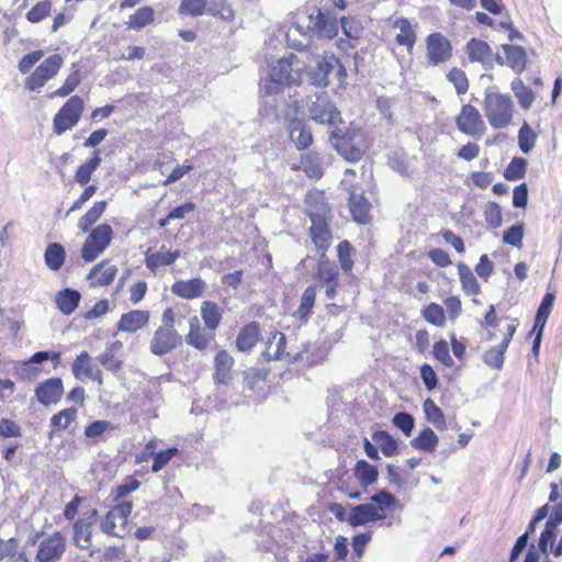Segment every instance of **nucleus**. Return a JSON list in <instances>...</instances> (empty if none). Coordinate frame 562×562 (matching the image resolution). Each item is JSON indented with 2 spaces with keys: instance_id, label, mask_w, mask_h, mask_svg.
Instances as JSON below:
<instances>
[{
  "instance_id": "nucleus-1",
  "label": "nucleus",
  "mask_w": 562,
  "mask_h": 562,
  "mask_svg": "<svg viewBox=\"0 0 562 562\" xmlns=\"http://www.w3.org/2000/svg\"><path fill=\"white\" fill-rule=\"evenodd\" d=\"M304 203L306 213L312 222L310 228L311 238L321 256L324 257L331 240L329 229L330 207L326 202L324 193L319 191L307 193Z\"/></svg>"
},
{
  "instance_id": "nucleus-2",
  "label": "nucleus",
  "mask_w": 562,
  "mask_h": 562,
  "mask_svg": "<svg viewBox=\"0 0 562 562\" xmlns=\"http://www.w3.org/2000/svg\"><path fill=\"white\" fill-rule=\"evenodd\" d=\"M335 72L339 81L347 77V71L334 54L316 55L314 65L307 68L308 82L315 87L325 88L329 85V75Z\"/></svg>"
},
{
  "instance_id": "nucleus-3",
  "label": "nucleus",
  "mask_w": 562,
  "mask_h": 562,
  "mask_svg": "<svg viewBox=\"0 0 562 562\" xmlns=\"http://www.w3.org/2000/svg\"><path fill=\"white\" fill-rule=\"evenodd\" d=\"M484 110L490 125L495 130L504 128L512 122L513 102L508 94L487 89L485 91Z\"/></svg>"
},
{
  "instance_id": "nucleus-4",
  "label": "nucleus",
  "mask_w": 562,
  "mask_h": 562,
  "mask_svg": "<svg viewBox=\"0 0 562 562\" xmlns=\"http://www.w3.org/2000/svg\"><path fill=\"white\" fill-rule=\"evenodd\" d=\"M296 60L297 56L291 53L270 65V85L266 87L267 93L277 92L279 86L285 87L297 83L300 74L293 70V65Z\"/></svg>"
},
{
  "instance_id": "nucleus-5",
  "label": "nucleus",
  "mask_w": 562,
  "mask_h": 562,
  "mask_svg": "<svg viewBox=\"0 0 562 562\" xmlns=\"http://www.w3.org/2000/svg\"><path fill=\"white\" fill-rule=\"evenodd\" d=\"M310 117L319 124L337 125L342 122L341 113L326 93L311 97L307 101Z\"/></svg>"
},
{
  "instance_id": "nucleus-6",
  "label": "nucleus",
  "mask_w": 562,
  "mask_h": 562,
  "mask_svg": "<svg viewBox=\"0 0 562 562\" xmlns=\"http://www.w3.org/2000/svg\"><path fill=\"white\" fill-rule=\"evenodd\" d=\"M113 237V229L109 224H100L94 227L86 238L81 257L86 262L95 260L110 245Z\"/></svg>"
},
{
  "instance_id": "nucleus-7",
  "label": "nucleus",
  "mask_w": 562,
  "mask_h": 562,
  "mask_svg": "<svg viewBox=\"0 0 562 562\" xmlns=\"http://www.w3.org/2000/svg\"><path fill=\"white\" fill-rule=\"evenodd\" d=\"M307 31L313 36L334 38L338 34V19L329 11L314 7L308 13Z\"/></svg>"
},
{
  "instance_id": "nucleus-8",
  "label": "nucleus",
  "mask_w": 562,
  "mask_h": 562,
  "mask_svg": "<svg viewBox=\"0 0 562 562\" xmlns=\"http://www.w3.org/2000/svg\"><path fill=\"white\" fill-rule=\"evenodd\" d=\"M82 111L83 100L79 95L69 98L54 116V132L61 135L71 130L79 122Z\"/></svg>"
},
{
  "instance_id": "nucleus-9",
  "label": "nucleus",
  "mask_w": 562,
  "mask_h": 562,
  "mask_svg": "<svg viewBox=\"0 0 562 562\" xmlns=\"http://www.w3.org/2000/svg\"><path fill=\"white\" fill-rule=\"evenodd\" d=\"M456 124L460 132L475 138L482 137L486 130L479 110L471 104L462 106L456 119Z\"/></svg>"
},
{
  "instance_id": "nucleus-10",
  "label": "nucleus",
  "mask_w": 562,
  "mask_h": 562,
  "mask_svg": "<svg viewBox=\"0 0 562 562\" xmlns=\"http://www.w3.org/2000/svg\"><path fill=\"white\" fill-rule=\"evenodd\" d=\"M426 55L434 66L446 63L452 56L451 42L441 33H431L426 38Z\"/></svg>"
},
{
  "instance_id": "nucleus-11",
  "label": "nucleus",
  "mask_w": 562,
  "mask_h": 562,
  "mask_svg": "<svg viewBox=\"0 0 562 562\" xmlns=\"http://www.w3.org/2000/svg\"><path fill=\"white\" fill-rule=\"evenodd\" d=\"M63 65L60 55L55 54L47 57L38 65L27 79L30 90H36L43 87L50 78H53Z\"/></svg>"
},
{
  "instance_id": "nucleus-12",
  "label": "nucleus",
  "mask_w": 562,
  "mask_h": 562,
  "mask_svg": "<svg viewBox=\"0 0 562 562\" xmlns=\"http://www.w3.org/2000/svg\"><path fill=\"white\" fill-rule=\"evenodd\" d=\"M65 551L66 538L57 531L41 541L36 560L38 562H57Z\"/></svg>"
},
{
  "instance_id": "nucleus-13",
  "label": "nucleus",
  "mask_w": 562,
  "mask_h": 562,
  "mask_svg": "<svg viewBox=\"0 0 562 562\" xmlns=\"http://www.w3.org/2000/svg\"><path fill=\"white\" fill-rule=\"evenodd\" d=\"M182 341L181 335L175 328L158 327L150 340V351L164 356L172 351Z\"/></svg>"
},
{
  "instance_id": "nucleus-14",
  "label": "nucleus",
  "mask_w": 562,
  "mask_h": 562,
  "mask_svg": "<svg viewBox=\"0 0 562 562\" xmlns=\"http://www.w3.org/2000/svg\"><path fill=\"white\" fill-rule=\"evenodd\" d=\"M504 56L495 54V63L501 66H508L517 75H520L527 66V54L525 48L517 45L503 44L501 46Z\"/></svg>"
},
{
  "instance_id": "nucleus-15",
  "label": "nucleus",
  "mask_w": 562,
  "mask_h": 562,
  "mask_svg": "<svg viewBox=\"0 0 562 562\" xmlns=\"http://www.w3.org/2000/svg\"><path fill=\"white\" fill-rule=\"evenodd\" d=\"M562 524V504L553 506L551 514L544 525V529L541 531L538 548L539 551L547 554L549 548H552L558 532V527Z\"/></svg>"
},
{
  "instance_id": "nucleus-16",
  "label": "nucleus",
  "mask_w": 562,
  "mask_h": 562,
  "mask_svg": "<svg viewBox=\"0 0 562 562\" xmlns=\"http://www.w3.org/2000/svg\"><path fill=\"white\" fill-rule=\"evenodd\" d=\"M330 143L336 151L346 160L355 162L359 161L362 157V151L359 147L352 144V137L348 132H342L340 128H335L330 133Z\"/></svg>"
},
{
  "instance_id": "nucleus-17",
  "label": "nucleus",
  "mask_w": 562,
  "mask_h": 562,
  "mask_svg": "<svg viewBox=\"0 0 562 562\" xmlns=\"http://www.w3.org/2000/svg\"><path fill=\"white\" fill-rule=\"evenodd\" d=\"M64 394V385L60 378H49L40 383L35 389V396L45 406L57 404Z\"/></svg>"
},
{
  "instance_id": "nucleus-18",
  "label": "nucleus",
  "mask_w": 562,
  "mask_h": 562,
  "mask_svg": "<svg viewBox=\"0 0 562 562\" xmlns=\"http://www.w3.org/2000/svg\"><path fill=\"white\" fill-rule=\"evenodd\" d=\"M467 54L471 61H479L485 68H491L495 61L491 46L485 41L474 37L467 43Z\"/></svg>"
},
{
  "instance_id": "nucleus-19",
  "label": "nucleus",
  "mask_w": 562,
  "mask_h": 562,
  "mask_svg": "<svg viewBox=\"0 0 562 562\" xmlns=\"http://www.w3.org/2000/svg\"><path fill=\"white\" fill-rule=\"evenodd\" d=\"M288 132L291 140L300 150L307 148L313 143L312 131L304 120H290L288 123Z\"/></svg>"
},
{
  "instance_id": "nucleus-20",
  "label": "nucleus",
  "mask_w": 562,
  "mask_h": 562,
  "mask_svg": "<svg viewBox=\"0 0 562 562\" xmlns=\"http://www.w3.org/2000/svg\"><path fill=\"white\" fill-rule=\"evenodd\" d=\"M206 284L201 278H193L188 281H177L171 286V292L182 299L193 300L202 296Z\"/></svg>"
},
{
  "instance_id": "nucleus-21",
  "label": "nucleus",
  "mask_w": 562,
  "mask_h": 562,
  "mask_svg": "<svg viewBox=\"0 0 562 562\" xmlns=\"http://www.w3.org/2000/svg\"><path fill=\"white\" fill-rule=\"evenodd\" d=\"M350 212L353 216V220L360 224H366L370 221L369 211L371 207L370 202L364 196L363 192H357L353 190L350 192L348 199Z\"/></svg>"
},
{
  "instance_id": "nucleus-22",
  "label": "nucleus",
  "mask_w": 562,
  "mask_h": 562,
  "mask_svg": "<svg viewBox=\"0 0 562 562\" xmlns=\"http://www.w3.org/2000/svg\"><path fill=\"white\" fill-rule=\"evenodd\" d=\"M285 40L289 47L302 52L311 46L312 35L306 27L300 23H294L285 34Z\"/></svg>"
},
{
  "instance_id": "nucleus-23",
  "label": "nucleus",
  "mask_w": 562,
  "mask_h": 562,
  "mask_svg": "<svg viewBox=\"0 0 562 562\" xmlns=\"http://www.w3.org/2000/svg\"><path fill=\"white\" fill-rule=\"evenodd\" d=\"M149 321L147 311L135 310L121 316L117 323V329L125 333H135L143 328Z\"/></svg>"
},
{
  "instance_id": "nucleus-24",
  "label": "nucleus",
  "mask_w": 562,
  "mask_h": 562,
  "mask_svg": "<svg viewBox=\"0 0 562 562\" xmlns=\"http://www.w3.org/2000/svg\"><path fill=\"white\" fill-rule=\"evenodd\" d=\"M117 269L114 265H110L108 260H103L95 265L88 274L91 285H109L113 282Z\"/></svg>"
},
{
  "instance_id": "nucleus-25",
  "label": "nucleus",
  "mask_w": 562,
  "mask_h": 562,
  "mask_svg": "<svg viewBox=\"0 0 562 562\" xmlns=\"http://www.w3.org/2000/svg\"><path fill=\"white\" fill-rule=\"evenodd\" d=\"M375 506L373 504H359L352 506L347 518L349 526L356 528L373 522Z\"/></svg>"
},
{
  "instance_id": "nucleus-26",
  "label": "nucleus",
  "mask_w": 562,
  "mask_h": 562,
  "mask_svg": "<svg viewBox=\"0 0 562 562\" xmlns=\"http://www.w3.org/2000/svg\"><path fill=\"white\" fill-rule=\"evenodd\" d=\"M81 300L79 291L66 288L57 292L55 303L64 315H70L78 307Z\"/></svg>"
},
{
  "instance_id": "nucleus-27",
  "label": "nucleus",
  "mask_w": 562,
  "mask_h": 562,
  "mask_svg": "<svg viewBox=\"0 0 562 562\" xmlns=\"http://www.w3.org/2000/svg\"><path fill=\"white\" fill-rule=\"evenodd\" d=\"M215 373L214 380L216 383L228 385L231 383L229 371L234 366V359L227 351L222 350L216 353L214 359Z\"/></svg>"
},
{
  "instance_id": "nucleus-28",
  "label": "nucleus",
  "mask_w": 562,
  "mask_h": 562,
  "mask_svg": "<svg viewBox=\"0 0 562 562\" xmlns=\"http://www.w3.org/2000/svg\"><path fill=\"white\" fill-rule=\"evenodd\" d=\"M180 257V251H166L162 245L157 252H146L145 265L146 268L155 271L159 266H170Z\"/></svg>"
},
{
  "instance_id": "nucleus-29",
  "label": "nucleus",
  "mask_w": 562,
  "mask_h": 562,
  "mask_svg": "<svg viewBox=\"0 0 562 562\" xmlns=\"http://www.w3.org/2000/svg\"><path fill=\"white\" fill-rule=\"evenodd\" d=\"M260 328L259 324L251 322L244 326L239 331L236 339V347L240 351L251 350L259 340Z\"/></svg>"
},
{
  "instance_id": "nucleus-30",
  "label": "nucleus",
  "mask_w": 562,
  "mask_h": 562,
  "mask_svg": "<svg viewBox=\"0 0 562 562\" xmlns=\"http://www.w3.org/2000/svg\"><path fill=\"white\" fill-rule=\"evenodd\" d=\"M74 544L82 550L89 549L92 541V522L87 519H78L72 525Z\"/></svg>"
},
{
  "instance_id": "nucleus-31",
  "label": "nucleus",
  "mask_w": 562,
  "mask_h": 562,
  "mask_svg": "<svg viewBox=\"0 0 562 562\" xmlns=\"http://www.w3.org/2000/svg\"><path fill=\"white\" fill-rule=\"evenodd\" d=\"M438 441L439 438L435 431L429 427H425L416 438L411 440L409 445L416 450L434 452Z\"/></svg>"
},
{
  "instance_id": "nucleus-32",
  "label": "nucleus",
  "mask_w": 562,
  "mask_h": 562,
  "mask_svg": "<svg viewBox=\"0 0 562 562\" xmlns=\"http://www.w3.org/2000/svg\"><path fill=\"white\" fill-rule=\"evenodd\" d=\"M102 161L100 151L95 150L92 157L86 162L81 164L75 175V180L80 186H86L91 180L92 173L98 169Z\"/></svg>"
},
{
  "instance_id": "nucleus-33",
  "label": "nucleus",
  "mask_w": 562,
  "mask_h": 562,
  "mask_svg": "<svg viewBox=\"0 0 562 562\" xmlns=\"http://www.w3.org/2000/svg\"><path fill=\"white\" fill-rule=\"evenodd\" d=\"M65 259L66 251L61 244L50 243L47 245L44 252V261L50 270H59L63 267Z\"/></svg>"
},
{
  "instance_id": "nucleus-34",
  "label": "nucleus",
  "mask_w": 562,
  "mask_h": 562,
  "mask_svg": "<svg viewBox=\"0 0 562 562\" xmlns=\"http://www.w3.org/2000/svg\"><path fill=\"white\" fill-rule=\"evenodd\" d=\"M393 26L400 30V33L396 35L397 44L407 46V50L412 52L416 42V33L408 19L400 18L394 22Z\"/></svg>"
},
{
  "instance_id": "nucleus-35",
  "label": "nucleus",
  "mask_w": 562,
  "mask_h": 562,
  "mask_svg": "<svg viewBox=\"0 0 562 562\" xmlns=\"http://www.w3.org/2000/svg\"><path fill=\"white\" fill-rule=\"evenodd\" d=\"M457 267L462 290L469 295H477L481 292V286L472 270L464 262H459Z\"/></svg>"
},
{
  "instance_id": "nucleus-36",
  "label": "nucleus",
  "mask_w": 562,
  "mask_h": 562,
  "mask_svg": "<svg viewBox=\"0 0 562 562\" xmlns=\"http://www.w3.org/2000/svg\"><path fill=\"white\" fill-rule=\"evenodd\" d=\"M190 331L186 337V341L188 345L195 347L199 350H203L207 347L212 336L206 337L200 327V322L196 316H193L189 321Z\"/></svg>"
},
{
  "instance_id": "nucleus-37",
  "label": "nucleus",
  "mask_w": 562,
  "mask_h": 562,
  "mask_svg": "<svg viewBox=\"0 0 562 562\" xmlns=\"http://www.w3.org/2000/svg\"><path fill=\"white\" fill-rule=\"evenodd\" d=\"M378 469L366 460H359L355 467V476L361 486H369L378 480Z\"/></svg>"
},
{
  "instance_id": "nucleus-38",
  "label": "nucleus",
  "mask_w": 562,
  "mask_h": 562,
  "mask_svg": "<svg viewBox=\"0 0 562 562\" xmlns=\"http://www.w3.org/2000/svg\"><path fill=\"white\" fill-rule=\"evenodd\" d=\"M201 317L206 328L215 330L221 323L222 311L216 303L204 301L201 305Z\"/></svg>"
},
{
  "instance_id": "nucleus-39",
  "label": "nucleus",
  "mask_w": 562,
  "mask_h": 562,
  "mask_svg": "<svg viewBox=\"0 0 562 562\" xmlns=\"http://www.w3.org/2000/svg\"><path fill=\"white\" fill-rule=\"evenodd\" d=\"M105 201H97L78 221V227L82 233L89 232L91 226L102 216L106 209Z\"/></svg>"
},
{
  "instance_id": "nucleus-40",
  "label": "nucleus",
  "mask_w": 562,
  "mask_h": 562,
  "mask_svg": "<svg viewBox=\"0 0 562 562\" xmlns=\"http://www.w3.org/2000/svg\"><path fill=\"white\" fill-rule=\"evenodd\" d=\"M316 286L310 285L302 294L301 303L297 310L293 313V317L300 321H306L315 304Z\"/></svg>"
},
{
  "instance_id": "nucleus-41",
  "label": "nucleus",
  "mask_w": 562,
  "mask_h": 562,
  "mask_svg": "<svg viewBox=\"0 0 562 562\" xmlns=\"http://www.w3.org/2000/svg\"><path fill=\"white\" fill-rule=\"evenodd\" d=\"M554 300V293L548 292L544 294L536 313L533 329L544 330V326L551 314Z\"/></svg>"
},
{
  "instance_id": "nucleus-42",
  "label": "nucleus",
  "mask_w": 562,
  "mask_h": 562,
  "mask_svg": "<svg viewBox=\"0 0 562 562\" xmlns=\"http://www.w3.org/2000/svg\"><path fill=\"white\" fill-rule=\"evenodd\" d=\"M510 87L520 106L525 110L530 109L535 101V93L524 83L520 78L514 79Z\"/></svg>"
},
{
  "instance_id": "nucleus-43",
  "label": "nucleus",
  "mask_w": 562,
  "mask_h": 562,
  "mask_svg": "<svg viewBox=\"0 0 562 562\" xmlns=\"http://www.w3.org/2000/svg\"><path fill=\"white\" fill-rule=\"evenodd\" d=\"M372 440L380 447L385 457H392L397 452V441L385 430H376L372 434Z\"/></svg>"
},
{
  "instance_id": "nucleus-44",
  "label": "nucleus",
  "mask_w": 562,
  "mask_h": 562,
  "mask_svg": "<svg viewBox=\"0 0 562 562\" xmlns=\"http://www.w3.org/2000/svg\"><path fill=\"white\" fill-rule=\"evenodd\" d=\"M424 412L426 418L439 430L446 428V419L442 411L436 405L431 398L424 402Z\"/></svg>"
},
{
  "instance_id": "nucleus-45",
  "label": "nucleus",
  "mask_w": 562,
  "mask_h": 562,
  "mask_svg": "<svg viewBox=\"0 0 562 562\" xmlns=\"http://www.w3.org/2000/svg\"><path fill=\"white\" fill-rule=\"evenodd\" d=\"M154 21V10L151 7H143L130 16L128 27L140 30Z\"/></svg>"
},
{
  "instance_id": "nucleus-46",
  "label": "nucleus",
  "mask_w": 562,
  "mask_h": 562,
  "mask_svg": "<svg viewBox=\"0 0 562 562\" xmlns=\"http://www.w3.org/2000/svg\"><path fill=\"white\" fill-rule=\"evenodd\" d=\"M508 347L501 342L498 346L492 347L483 355V362L494 369H501L504 363V353Z\"/></svg>"
},
{
  "instance_id": "nucleus-47",
  "label": "nucleus",
  "mask_w": 562,
  "mask_h": 562,
  "mask_svg": "<svg viewBox=\"0 0 562 562\" xmlns=\"http://www.w3.org/2000/svg\"><path fill=\"white\" fill-rule=\"evenodd\" d=\"M537 136L527 122L518 132V145L524 154H529L536 145Z\"/></svg>"
},
{
  "instance_id": "nucleus-48",
  "label": "nucleus",
  "mask_w": 562,
  "mask_h": 562,
  "mask_svg": "<svg viewBox=\"0 0 562 562\" xmlns=\"http://www.w3.org/2000/svg\"><path fill=\"white\" fill-rule=\"evenodd\" d=\"M527 161L524 158L515 157L504 171L505 179L516 181L522 179L526 175Z\"/></svg>"
},
{
  "instance_id": "nucleus-49",
  "label": "nucleus",
  "mask_w": 562,
  "mask_h": 562,
  "mask_svg": "<svg viewBox=\"0 0 562 562\" xmlns=\"http://www.w3.org/2000/svg\"><path fill=\"white\" fill-rule=\"evenodd\" d=\"M207 0H181L178 12L183 15L200 16L205 13Z\"/></svg>"
},
{
  "instance_id": "nucleus-50",
  "label": "nucleus",
  "mask_w": 562,
  "mask_h": 562,
  "mask_svg": "<svg viewBox=\"0 0 562 562\" xmlns=\"http://www.w3.org/2000/svg\"><path fill=\"white\" fill-rule=\"evenodd\" d=\"M424 318L437 326V327H442L445 325V322H446V317H445V311L443 308L437 304V303H430L428 304L422 312Z\"/></svg>"
},
{
  "instance_id": "nucleus-51",
  "label": "nucleus",
  "mask_w": 562,
  "mask_h": 562,
  "mask_svg": "<svg viewBox=\"0 0 562 562\" xmlns=\"http://www.w3.org/2000/svg\"><path fill=\"white\" fill-rule=\"evenodd\" d=\"M52 5L53 3L50 0L40 1L30 11H27V21H30L31 23H38L43 21L50 14Z\"/></svg>"
},
{
  "instance_id": "nucleus-52",
  "label": "nucleus",
  "mask_w": 562,
  "mask_h": 562,
  "mask_svg": "<svg viewBox=\"0 0 562 562\" xmlns=\"http://www.w3.org/2000/svg\"><path fill=\"white\" fill-rule=\"evenodd\" d=\"M338 268L334 262L322 260L317 268V278L324 283L338 281Z\"/></svg>"
},
{
  "instance_id": "nucleus-53",
  "label": "nucleus",
  "mask_w": 562,
  "mask_h": 562,
  "mask_svg": "<svg viewBox=\"0 0 562 562\" xmlns=\"http://www.w3.org/2000/svg\"><path fill=\"white\" fill-rule=\"evenodd\" d=\"M302 166L307 177L321 179L324 175L322 164L317 156L307 154L302 158Z\"/></svg>"
},
{
  "instance_id": "nucleus-54",
  "label": "nucleus",
  "mask_w": 562,
  "mask_h": 562,
  "mask_svg": "<svg viewBox=\"0 0 562 562\" xmlns=\"http://www.w3.org/2000/svg\"><path fill=\"white\" fill-rule=\"evenodd\" d=\"M447 79L451 82L458 94H464L469 89V80L467 78L465 72L460 68H452L447 74Z\"/></svg>"
},
{
  "instance_id": "nucleus-55",
  "label": "nucleus",
  "mask_w": 562,
  "mask_h": 562,
  "mask_svg": "<svg viewBox=\"0 0 562 562\" xmlns=\"http://www.w3.org/2000/svg\"><path fill=\"white\" fill-rule=\"evenodd\" d=\"M352 247L348 240H342L337 246V255L344 272L349 273L352 269L353 261L351 259Z\"/></svg>"
},
{
  "instance_id": "nucleus-56",
  "label": "nucleus",
  "mask_w": 562,
  "mask_h": 562,
  "mask_svg": "<svg viewBox=\"0 0 562 562\" xmlns=\"http://www.w3.org/2000/svg\"><path fill=\"white\" fill-rule=\"evenodd\" d=\"M77 416V409L74 407H69L60 411L58 414H55L50 418V425L57 429H66L69 424L75 420Z\"/></svg>"
},
{
  "instance_id": "nucleus-57",
  "label": "nucleus",
  "mask_w": 562,
  "mask_h": 562,
  "mask_svg": "<svg viewBox=\"0 0 562 562\" xmlns=\"http://www.w3.org/2000/svg\"><path fill=\"white\" fill-rule=\"evenodd\" d=\"M340 25L344 34L350 40H358L363 32L361 22L355 18H341Z\"/></svg>"
},
{
  "instance_id": "nucleus-58",
  "label": "nucleus",
  "mask_w": 562,
  "mask_h": 562,
  "mask_svg": "<svg viewBox=\"0 0 562 562\" xmlns=\"http://www.w3.org/2000/svg\"><path fill=\"white\" fill-rule=\"evenodd\" d=\"M90 356L87 351H82L74 361L71 369L72 373L77 379H80L82 374L91 376V364Z\"/></svg>"
},
{
  "instance_id": "nucleus-59",
  "label": "nucleus",
  "mask_w": 562,
  "mask_h": 562,
  "mask_svg": "<svg viewBox=\"0 0 562 562\" xmlns=\"http://www.w3.org/2000/svg\"><path fill=\"white\" fill-rule=\"evenodd\" d=\"M392 422L405 436H411L415 426V418L412 414L406 412L396 413Z\"/></svg>"
},
{
  "instance_id": "nucleus-60",
  "label": "nucleus",
  "mask_w": 562,
  "mask_h": 562,
  "mask_svg": "<svg viewBox=\"0 0 562 562\" xmlns=\"http://www.w3.org/2000/svg\"><path fill=\"white\" fill-rule=\"evenodd\" d=\"M370 501L378 509L384 512L395 505L396 498L389 491L382 490L370 497Z\"/></svg>"
},
{
  "instance_id": "nucleus-61",
  "label": "nucleus",
  "mask_w": 562,
  "mask_h": 562,
  "mask_svg": "<svg viewBox=\"0 0 562 562\" xmlns=\"http://www.w3.org/2000/svg\"><path fill=\"white\" fill-rule=\"evenodd\" d=\"M132 508L133 505L131 502H122L109 510L110 518H117L123 531H125L127 518L132 512Z\"/></svg>"
},
{
  "instance_id": "nucleus-62",
  "label": "nucleus",
  "mask_w": 562,
  "mask_h": 562,
  "mask_svg": "<svg viewBox=\"0 0 562 562\" xmlns=\"http://www.w3.org/2000/svg\"><path fill=\"white\" fill-rule=\"evenodd\" d=\"M524 238V226L522 224H516L510 226L503 234V241L514 247L520 248Z\"/></svg>"
},
{
  "instance_id": "nucleus-63",
  "label": "nucleus",
  "mask_w": 562,
  "mask_h": 562,
  "mask_svg": "<svg viewBox=\"0 0 562 562\" xmlns=\"http://www.w3.org/2000/svg\"><path fill=\"white\" fill-rule=\"evenodd\" d=\"M100 529L102 532L113 537H123L125 532L122 530L117 518H110V512L101 519Z\"/></svg>"
},
{
  "instance_id": "nucleus-64",
  "label": "nucleus",
  "mask_w": 562,
  "mask_h": 562,
  "mask_svg": "<svg viewBox=\"0 0 562 562\" xmlns=\"http://www.w3.org/2000/svg\"><path fill=\"white\" fill-rule=\"evenodd\" d=\"M484 216L486 223L496 228L502 225L503 217L501 206L496 202H488L485 206Z\"/></svg>"
}]
</instances>
